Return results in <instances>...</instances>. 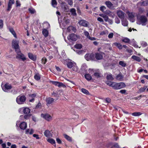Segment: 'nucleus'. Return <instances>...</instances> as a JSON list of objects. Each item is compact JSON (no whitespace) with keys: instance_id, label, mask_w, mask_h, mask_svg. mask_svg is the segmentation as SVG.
<instances>
[{"instance_id":"72a5a7b5","label":"nucleus","mask_w":148,"mask_h":148,"mask_svg":"<svg viewBox=\"0 0 148 148\" xmlns=\"http://www.w3.org/2000/svg\"><path fill=\"white\" fill-rule=\"evenodd\" d=\"M93 56V54H91L90 55L89 54H86L85 56V58L86 60H89L90 59V58H91V57Z\"/></svg>"},{"instance_id":"473e14b6","label":"nucleus","mask_w":148,"mask_h":148,"mask_svg":"<svg viewBox=\"0 0 148 148\" xmlns=\"http://www.w3.org/2000/svg\"><path fill=\"white\" fill-rule=\"evenodd\" d=\"M30 110L27 108H25L23 110L24 114H28L30 113Z\"/></svg>"},{"instance_id":"864d4df0","label":"nucleus","mask_w":148,"mask_h":148,"mask_svg":"<svg viewBox=\"0 0 148 148\" xmlns=\"http://www.w3.org/2000/svg\"><path fill=\"white\" fill-rule=\"evenodd\" d=\"M142 4L143 6H147L148 5V0L143 1V2Z\"/></svg>"},{"instance_id":"393cba45","label":"nucleus","mask_w":148,"mask_h":148,"mask_svg":"<svg viewBox=\"0 0 148 148\" xmlns=\"http://www.w3.org/2000/svg\"><path fill=\"white\" fill-rule=\"evenodd\" d=\"M42 33L45 37H47L48 36V32L46 29H43L42 31Z\"/></svg>"},{"instance_id":"0e129e2a","label":"nucleus","mask_w":148,"mask_h":148,"mask_svg":"<svg viewBox=\"0 0 148 148\" xmlns=\"http://www.w3.org/2000/svg\"><path fill=\"white\" fill-rule=\"evenodd\" d=\"M21 4L20 1L18 0H17L16 1V7L20 6H21Z\"/></svg>"},{"instance_id":"f03ea898","label":"nucleus","mask_w":148,"mask_h":148,"mask_svg":"<svg viewBox=\"0 0 148 148\" xmlns=\"http://www.w3.org/2000/svg\"><path fill=\"white\" fill-rule=\"evenodd\" d=\"M147 21V18L145 15H140L137 16L136 23L138 24L145 26L146 25Z\"/></svg>"},{"instance_id":"13d9d810","label":"nucleus","mask_w":148,"mask_h":148,"mask_svg":"<svg viewBox=\"0 0 148 148\" xmlns=\"http://www.w3.org/2000/svg\"><path fill=\"white\" fill-rule=\"evenodd\" d=\"M3 26V22L2 20H0V28L1 29Z\"/></svg>"},{"instance_id":"de8ad7c7","label":"nucleus","mask_w":148,"mask_h":148,"mask_svg":"<svg viewBox=\"0 0 148 148\" xmlns=\"http://www.w3.org/2000/svg\"><path fill=\"white\" fill-rule=\"evenodd\" d=\"M94 75L97 78L100 77L101 76V74L99 72H95L94 73Z\"/></svg>"},{"instance_id":"338daca9","label":"nucleus","mask_w":148,"mask_h":148,"mask_svg":"<svg viewBox=\"0 0 148 148\" xmlns=\"http://www.w3.org/2000/svg\"><path fill=\"white\" fill-rule=\"evenodd\" d=\"M126 92V90H121L119 92L122 94H125Z\"/></svg>"},{"instance_id":"69168bd1","label":"nucleus","mask_w":148,"mask_h":148,"mask_svg":"<svg viewBox=\"0 0 148 148\" xmlns=\"http://www.w3.org/2000/svg\"><path fill=\"white\" fill-rule=\"evenodd\" d=\"M56 140L58 144H61L62 143L61 140L59 138H57L56 139Z\"/></svg>"},{"instance_id":"c03bdc74","label":"nucleus","mask_w":148,"mask_h":148,"mask_svg":"<svg viewBox=\"0 0 148 148\" xmlns=\"http://www.w3.org/2000/svg\"><path fill=\"white\" fill-rule=\"evenodd\" d=\"M75 47L77 49H80L82 48V45L81 44H77L75 45Z\"/></svg>"},{"instance_id":"f704fd0d","label":"nucleus","mask_w":148,"mask_h":148,"mask_svg":"<svg viewBox=\"0 0 148 148\" xmlns=\"http://www.w3.org/2000/svg\"><path fill=\"white\" fill-rule=\"evenodd\" d=\"M123 77L122 75L121 74L118 75L116 77V79L118 80L121 81L123 79Z\"/></svg>"},{"instance_id":"9b49d317","label":"nucleus","mask_w":148,"mask_h":148,"mask_svg":"<svg viewBox=\"0 0 148 148\" xmlns=\"http://www.w3.org/2000/svg\"><path fill=\"white\" fill-rule=\"evenodd\" d=\"M67 38L69 40H71L73 41H75L77 40V36L75 34H70L68 37Z\"/></svg>"},{"instance_id":"8fccbe9b","label":"nucleus","mask_w":148,"mask_h":148,"mask_svg":"<svg viewBox=\"0 0 148 148\" xmlns=\"http://www.w3.org/2000/svg\"><path fill=\"white\" fill-rule=\"evenodd\" d=\"M106 8L104 6H102L100 7V10L102 12H103L104 10H105Z\"/></svg>"},{"instance_id":"680f3d73","label":"nucleus","mask_w":148,"mask_h":148,"mask_svg":"<svg viewBox=\"0 0 148 148\" xmlns=\"http://www.w3.org/2000/svg\"><path fill=\"white\" fill-rule=\"evenodd\" d=\"M105 101L106 102L109 103L111 102V99L109 98H106L105 99Z\"/></svg>"},{"instance_id":"412c9836","label":"nucleus","mask_w":148,"mask_h":148,"mask_svg":"<svg viewBox=\"0 0 148 148\" xmlns=\"http://www.w3.org/2000/svg\"><path fill=\"white\" fill-rule=\"evenodd\" d=\"M28 56L29 58L32 60L34 61L36 60V57L34 56L33 55L30 53H29L28 54Z\"/></svg>"},{"instance_id":"7c9ffc66","label":"nucleus","mask_w":148,"mask_h":148,"mask_svg":"<svg viewBox=\"0 0 148 148\" xmlns=\"http://www.w3.org/2000/svg\"><path fill=\"white\" fill-rule=\"evenodd\" d=\"M64 138L69 141L71 142L72 141V138L70 136L66 134H64Z\"/></svg>"},{"instance_id":"bb28decb","label":"nucleus","mask_w":148,"mask_h":148,"mask_svg":"<svg viewBox=\"0 0 148 148\" xmlns=\"http://www.w3.org/2000/svg\"><path fill=\"white\" fill-rule=\"evenodd\" d=\"M113 45L117 47L120 49L122 48V45L120 43L115 42L113 44Z\"/></svg>"},{"instance_id":"39448f33","label":"nucleus","mask_w":148,"mask_h":148,"mask_svg":"<svg viewBox=\"0 0 148 148\" xmlns=\"http://www.w3.org/2000/svg\"><path fill=\"white\" fill-rule=\"evenodd\" d=\"M26 100V97L24 95L19 96L16 99V102L19 104L23 103Z\"/></svg>"},{"instance_id":"4d7b16f0","label":"nucleus","mask_w":148,"mask_h":148,"mask_svg":"<svg viewBox=\"0 0 148 148\" xmlns=\"http://www.w3.org/2000/svg\"><path fill=\"white\" fill-rule=\"evenodd\" d=\"M84 33L85 35L87 37V38H88V37L90 36L89 33L87 31H84Z\"/></svg>"},{"instance_id":"ddd939ff","label":"nucleus","mask_w":148,"mask_h":148,"mask_svg":"<svg viewBox=\"0 0 148 148\" xmlns=\"http://www.w3.org/2000/svg\"><path fill=\"white\" fill-rule=\"evenodd\" d=\"M54 99L51 97L47 98L46 99V104L47 106L51 104L54 101Z\"/></svg>"},{"instance_id":"c756f323","label":"nucleus","mask_w":148,"mask_h":148,"mask_svg":"<svg viewBox=\"0 0 148 148\" xmlns=\"http://www.w3.org/2000/svg\"><path fill=\"white\" fill-rule=\"evenodd\" d=\"M9 30L10 31L13 35L14 37L15 38H16L17 37L16 34L13 29L12 28H9Z\"/></svg>"},{"instance_id":"1a4fd4ad","label":"nucleus","mask_w":148,"mask_h":148,"mask_svg":"<svg viewBox=\"0 0 148 148\" xmlns=\"http://www.w3.org/2000/svg\"><path fill=\"white\" fill-rule=\"evenodd\" d=\"M50 82L55 86H57L59 87H62L65 88L66 87V86L62 83L53 81H51Z\"/></svg>"},{"instance_id":"5fc2aeb1","label":"nucleus","mask_w":148,"mask_h":148,"mask_svg":"<svg viewBox=\"0 0 148 148\" xmlns=\"http://www.w3.org/2000/svg\"><path fill=\"white\" fill-rule=\"evenodd\" d=\"M36 94H33L31 95H29V97L34 99V98H35V97H36Z\"/></svg>"},{"instance_id":"423d86ee","label":"nucleus","mask_w":148,"mask_h":148,"mask_svg":"<svg viewBox=\"0 0 148 148\" xmlns=\"http://www.w3.org/2000/svg\"><path fill=\"white\" fill-rule=\"evenodd\" d=\"M1 87L3 91L7 92H10V90L12 88L11 85L8 83L5 84L3 86H2Z\"/></svg>"},{"instance_id":"49530a36","label":"nucleus","mask_w":148,"mask_h":148,"mask_svg":"<svg viewBox=\"0 0 148 148\" xmlns=\"http://www.w3.org/2000/svg\"><path fill=\"white\" fill-rule=\"evenodd\" d=\"M51 4L54 7H55L57 5V3L56 0H52L51 2Z\"/></svg>"},{"instance_id":"f8f14e48","label":"nucleus","mask_w":148,"mask_h":148,"mask_svg":"<svg viewBox=\"0 0 148 148\" xmlns=\"http://www.w3.org/2000/svg\"><path fill=\"white\" fill-rule=\"evenodd\" d=\"M117 14L118 17L121 19L124 18L125 13L121 10H118Z\"/></svg>"},{"instance_id":"7ed1b4c3","label":"nucleus","mask_w":148,"mask_h":148,"mask_svg":"<svg viewBox=\"0 0 148 148\" xmlns=\"http://www.w3.org/2000/svg\"><path fill=\"white\" fill-rule=\"evenodd\" d=\"M17 55L16 56V58L18 59L21 60L22 61H24L26 60V58L24 55L20 51H16Z\"/></svg>"},{"instance_id":"6e6552de","label":"nucleus","mask_w":148,"mask_h":148,"mask_svg":"<svg viewBox=\"0 0 148 148\" xmlns=\"http://www.w3.org/2000/svg\"><path fill=\"white\" fill-rule=\"evenodd\" d=\"M41 116L48 121H50L52 120V117L48 114H42Z\"/></svg>"},{"instance_id":"4468645a","label":"nucleus","mask_w":148,"mask_h":148,"mask_svg":"<svg viewBox=\"0 0 148 148\" xmlns=\"http://www.w3.org/2000/svg\"><path fill=\"white\" fill-rule=\"evenodd\" d=\"M44 134L45 136L47 137L50 138L52 136V134L51 132V131L48 130H46L44 132Z\"/></svg>"},{"instance_id":"f3484780","label":"nucleus","mask_w":148,"mask_h":148,"mask_svg":"<svg viewBox=\"0 0 148 148\" xmlns=\"http://www.w3.org/2000/svg\"><path fill=\"white\" fill-rule=\"evenodd\" d=\"M19 126L21 129L24 130L27 127V124L25 122H23L19 125Z\"/></svg>"},{"instance_id":"a211bd4d","label":"nucleus","mask_w":148,"mask_h":148,"mask_svg":"<svg viewBox=\"0 0 148 148\" xmlns=\"http://www.w3.org/2000/svg\"><path fill=\"white\" fill-rule=\"evenodd\" d=\"M103 57L102 53H95V57L97 60H101L102 59Z\"/></svg>"},{"instance_id":"a19ab883","label":"nucleus","mask_w":148,"mask_h":148,"mask_svg":"<svg viewBox=\"0 0 148 148\" xmlns=\"http://www.w3.org/2000/svg\"><path fill=\"white\" fill-rule=\"evenodd\" d=\"M119 64L123 67H125L126 65V63L123 61H119Z\"/></svg>"},{"instance_id":"4c0bfd02","label":"nucleus","mask_w":148,"mask_h":148,"mask_svg":"<svg viewBox=\"0 0 148 148\" xmlns=\"http://www.w3.org/2000/svg\"><path fill=\"white\" fill-rule=\"evenodd\" d=\"M28 10L29 12L31 14H34L36 12L35 10L32 8H29Z\"/></svg>"},{"instance_id":"bf43d9fd","label":"nucleus","mask_w":148,"mask_h":148,"mask_svg":"<svg viewBox=\"0 0 148 148\" xmlns=\"http://www.w3.org/2000/svg\"><path fill=\"white\" fill-rule=\"evenodd\" d=\"M141 45L144 47H146L147 45V43L145 42H143L141 43Z\"/></svg>"},{"instance_id":"5701e85b","label":"nucleus","mask_w":148,"mask_h":148,"mask_svg":"<svg viewBox=\"0 0 148 148\" xmlns=\"http://www.w3.org/2000/svg\"><path fill=\"white\" fill-rule=\"evenodd\" d=\"M122 24L124 26H127L128 25V22L127 20L123 18L122 20Z\"/></svg>"},{"instance_id":"e2e57ef3","label":"nucleus","mask_w":148,"mask_h":148,"mask_svg":"<svg viewBox=\"0 0 148 148\" xmlns=\"http://www.w3.org/2000/svg\"><path fill=\"white\" fill-rule=\"evenodd\" d=\"M33 136L36 138L37 139H39L40 138V137H39L38 135L37 134H34L33 135Z\"/></svg>"},{"instance_id":"79ce46f5","label":"nucleus","mask_w":148,"mask_h":148,"mask_svg":"<svg viewBox=\"0 0 148 148\" xmlns=\"http://www.w3.org/2000/svg\"><path fill=\"white\" fill-rule=\"evenodd\" d=\"M81 91L84 94L88 95L89 94V92L85 89L82 88L81 89Z\"/></svg>"},{"instance_id":"58836bf2","label":"nucleus","mask_w":148,"mask_h":148,"mask_svg":"<svg viewBox=\"0 0 148 148\" xmlns=\"http://www.w3.org/2000/svg\"><path fill=\"white\" fill-rule=\"evenodd\" d=\"M72 68V71H78V67L76 65V63L75 64V65H74Z\"/></svg>"},{"instance_id":"c85d7f7f","label":"nucleus","mask_w":148,"mask_h":148,"mask_svg":"<svg viewBox=\"0 0 148 148\" xmlns=\"http://www.w3.org/2000/svg\"><path fill=\"white\" fill-rule=\"evenodd\" d=\"M104 20L106 22H110L111 24H112V22L111 20L109 19L108 17L106 15L103 18Z\"/></svg>"},{"instance_id":"e433bc0d","label":"nucleus","mask_w":148,"mask_h":148,"mask_svg":"<svg viewBox=\"0 0 148 148\" xmlns=\"http://www.w3.org/2000/svg\"><path fill=\"white\" fill-rule=\"evenodd\" d=\"M147 88V87L146 86H145L143 87H141L139 90V92L140 93H141L142 92H144L146 89Z\"/></svg>"},{"instance_id":"cd10ccee","label":"nucleus","mask_w":148,"mask_h":148,"mask_svg":"<svg viewBox=\"0 0 148 148\" xmlns=\"http://www.w3.org/2000/svg\"><path fill=\"white\" fill-rule=\"evenodd\" d=\"M132 58L134 60L138 61L140 62L141 61L140 58L136 56H133L132 57Z\"/></svg>"},{"instance_id":"a18cd8bd","label":"nucleus","mask_w":148,"mask_h":148,"mask_svg":"<svg viewBox=\"0 0 148 148\" xmlns=\"http://www.w3.org/2000/svg\"><path fill=\"white\" fill-rule=\"evenodd\" d=\"M122 41L123 42L126 43H129V42H130V40L127 38H124L123 40H122Z\"/></svg>"},{"instance_id":"a878e982","label":"nucleus","mask_w":148,"mask_h":148,"mask_svg":"<svg viewBox=\"0 0 148 148\" xmlns=\"http://www.w3.org/2000/svg\"><path fill=\"white\" fill-rule=\"evenodd\" d=\"M70 12H71V15L73 16H76L77 15L76 10L74 8L71 9Z\"/></svg>"},{"instance_id":"dca6fc26","label":"nucleus","mask_w":148,"mask_h":148,"mask_svg":"<svg viewBox=\"0 0 148 148\" xmlns=\"http://www.w3.org/2000/svg\"><path fill=\"white\" fill-rule=\"evenodd\" d=\"M14 0H10L8 2V8L7 10L8 11H10L12 8V5L14 3Z\"/></svg>"},{"instance_id":"9d476101","label":"nucleus","mask_w":148,"mask_h":148,"mask_svg":"<svg viewBox=\"0 0 148 148\" xmlns=\"http://www.w3.org/2000/svg\"><path fill=\"white\" fill-rule=\"evenodd\" d=\"M78 23L80 25L86 27H87L89 24V23L88 21L84 20H80Z\"/></svg>"},{"instance_id":"37998d69","label":"nucleus","mask_w":148,"mask_h":148,"mask_svg":"<svg viewBox=\"0 0 148 148\" xmlns=\"http://www.w3.org/2000/svg\"><path fill=\"white\" fill-rule=\"evenodd\" d=\"M142 114L140 112H135L132 113V115L134 116H138Z\"/></svg>"},{"instance_id":"c9c22d12","label":"nucleus","mask_w":148,"mask_h":148,"mask_svg":"<svg viewBox=\"0 0 148 148\" xmlns=\"http://www.w3.org/2000/svg\"><path fill=\"white\" fill-rule=\"evenodd\" d=\"M58 2L59 3L61 4V6L62 7H63L65 9V6L66 5V3L62 1L61 0H59Z\"/></svg>"},{"instance_id":"6ab92c4d","label":"nucleus","mask_w":148,"mask_h":148,"mask_svg":"<svg viewBox=\"0 0 148 148\" xmlns=\"http://www.w3.org/2000/svg\"><path fill=\"white\" fill-rule=\"evenodd\" d=\"M75 63L74 62H69L67 64V66L70 69L72 68L74 65H75Z\"/></svg>"},{"instance_id":"f257e3e1","label":"nucleus","mask_w":148,"mask_h":148,"mask_svg":"<svg viewBox=\"0 0 148 148\" xmlns=\"http://www.w3.org/2000/svg\"><path fill=\"white\" fill-rule=\"evenodd\" d=\"M106 83L108 86L112 87L115 90H118L125 87V84L123 82L116 83L109 81H106Z\"/></svg>"},{"instance_id":"4be33fe9","label":"nucleus","mask_w":148,"mask_h":148,"mask_svg":"<svg viewBox=\"0 0 148 148\" xmlns=\"http://www.w3.org/2000/svg\"><path fill=\"white\" fill-rule=\"evenodd\" d=\"M106 78L108 81H112L114 79V78L112 76V75L111 74H108L107 75Z\"/></svg>"},{"instance_id":"b1692460","label":"nucleus","mask_w":148,"mask_h":148,"mask_svg":"<svg viewBox=\"0 0 148 148\" xmlns=\"http://www.w3.org/2000/svg\"><path fill=\"white\" fill-rule=\"evenodd\" d=\"M47 142L52 145L55 144L56 142L55 140L52 138H49L47 140Z\"/></svg>"},{"instance_id":"2f4dec72","label":"nucleus","mask_w":148,"mask_h":148,"mask_svg":"<svg viewBox=\"0 0 148 148\" xmlns=\"http://www.w3.org/2000/svg\"><path fill=\"white\" fill-rule=\"evenodd\" d=\"M85 78L88 81H89L92 79V77L91 75L88 74H86L85 75Z\"/></svg>"},{"instance_id":"20e7f679","label":"nucleus","mask_w":148,"mask_h":148,"mask_svg":"<svg viewBox=\"0 0 148 148\" xmlns=\"http://www.w3.org/2000/svg\"><path fill=\"white\" fill-rule=\"evenodd\" d=\"M19 41L15 39H13L12 42V46L13 48H14L15 51H19L20 50L19 45Z\"/></svg>"},{"instance_id":"774afa93","label":"nucleus","mask_w":148,"mask_h":148,"mask_svg":"<svg viewBox=\"0 0 148 148\" xmlns=\"http://www.w3.org/2000/svg\"><path fill=\"white\" fill-rule=\"evenodd\" d=\"M97 20L101 22H103V19L99 17L97 18Z\"/></svg>"},{"instance_id":"603ef678","label":"nucleus","mask_w":148,"mask_h":148,"mask_svg":"<svg viewBox=\"0 0 148 148\" xmlns=\"http://www.w3.org/2000/svg\"><path fill=\"white\" fill-rule=\"evenodd\" d=\"M108 31L107 30H106L104 31H102L101 32L100 34L101 35H103L104 34H108Z\"/></svg>"},{"instance_id":"aec40b11","label":"nucleus","mask_w":148,"mask_h":148,"mask_svg":"<svg viewBox=\"0 0 148 148\" xmlns=\"http://www.w3.org/2000/svg\"><path fill=\"white\" fill-rule=\"evenodd\" d=\"M105 4L107 7L110 9H111L113 7V4L110 1H106Z\"/></svg>"},{"instance_id":"052dcab7","label":"nucleus","mask_w":148,"mask_h":148,"mask_svg":"<svg viewBox=\"0 0 148 148\" xmlns=\"http://www.w3.org/2000/svg\"><path fill=\"white\" fill-rule=\"evenodd\" d=\"M111 13V12L109 11V10H106V11H105L104 13L106 14L107 15H108L109 16L110 15V13Z\"/></svg>"},{"instance_id":"6e6d98bb","label":"nucleus","mask_w":148,"mask_h":148,"mask_svg":"<svg viewBox=\"0 0 148 148\" xmlns=\"http://www.w3.org/2000/svg\"><path fill=\"white\" fill-rule=\"evenodd\" d=\"M113 35L114 34L113 33H110L108 35V38H112L113 37Z\"/></svg>"},{"instance_id":"2eb2a0df","label":"nucleus","mask_w":148,"mask_h":148,"mask_svg":"<svg viewBox=\"0 0 148 148\" xmlns=\"http://www.w3.org/2000/svg\"><path fill=\"white\" fill-rule=\"evenodd\" d=\"M45 40L46 42L49 44H52L55 43L54 42L53 39L52 38H51L50 36H49L48 38H46Z\"/></svg>"},{"instance_id":"ea45409f","label":"nucleus","mask_w":148,"mask_h":148,"mask_svg":"<svg viewBox=\"0 0 148 148\" xmlns=\"http://www.w3.org/2000/svg\"><path fill=\"white\" fill-rule=\"evenodd\" d=\"M34 78L36 80H39L40 79V75L38 73L36 74L34 76Z\"/></svg>"},{"instance_id":"3c124183","label":"nucleus","mask_w":148,"mask_h":148,"mask_svg":"<svg viewBox=\"0 0 148 148\" xmlns=\"http://www.w3.org/2000/svg\"><path fill=\"white\" fill-rule=\"evenodd\" d=\"M115 22L117 24H119L120 22V21L119 19L117 17H116L115 19Z\"/></svg>"},{"instance_id":"0eeeda50","label":"nucleus","mask_w":148,"mask_h":148,"mask_svg":"<svg viewBox=\"0 0 148 148\" xmlns=\"http://www.w3.org/2000/svg\"><path fill=\"white\" fill-rule=\"evenodd\" d=\"M126 13L128 16V19L132 22H134L135 21V13L133 12H130L129 11H127Z\"/></svg>"},{"instance_id":"09e8293b","label":"nucleus","mask_w":148,"mask_h":148,"mask_svg":"<svg viewBox=\"0 0 148 148\" xmlns=\"http://www.w3.org/2000/svg\"><path fill=\"white\" fill-rule=\"evenodd\" d=\"M47 62V59L45 57H43L42 59V64H45Z\"/></svg>"}]
</instances>
